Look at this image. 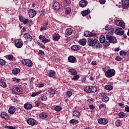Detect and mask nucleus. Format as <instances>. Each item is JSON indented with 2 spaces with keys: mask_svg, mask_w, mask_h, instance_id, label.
<instances>
[{
  "mask_svg": "<svg viewBox=\"0 0 129 129\" xmlns=\"http://www.w3.org/2000/svg\"><path fill=\"white\" fill-rule=\"evenodd\" d=\"M68 60L71 63H75L76 62V58L73 56H70L68 57Z\"/></svg>",
  "mask_w": 129,
  "mask_h": 129,
  "instance_id": "21",
  "label": "nucleus"
},
{
  "mask_svg": "<svg viewBox=\"0 0 129 129\" xmlns=\"http://www.w3.org/2000/svg\"><path fill=\"white\" fill-rule=\"evenodd\" d=\"M13 58H14V56H13V55L10 54L8 55L9 60H13Z\"/></svg>",
  "mask_w": 129,
  "mask_h": 129,
  "instance_id": "56",
  "label": "nucleus"
},
{
  "mask_svg": "<svg viewBox=\"0 0 129 129\" xmlns=\"http://www.w3.org/2000/svg\"><path fill=\"white\" fill-rule=\"evenodd\" d=\"M54 10H59L60 9V4L58 2H55L53 4Z\"/></svg>",
  "mask_w": 129,
  "mask_h": 129,
  "instance_id": "24",
  "label": "nucleus"
},
{
  "mask_svg": "<svg viewBox=\"0 0 129 129\" xmlns=\"http://www.w3.org/2000/svg\"><path fill=\"white\" fill-rule=\"evenodd\" d=\"M118 116L120 118H123V117L125 116V115L123 112H121L118 114Z\"/></svg>",
  "mask_w": 129,
  "mask_h": 129,
  "instance_id": "47",
  "label": "nucleus"
},
{
  "mask_svg": "<svg viewBox=\"0 0 129 129\" xmlns=\"http://www.w3.org/2000/svg\"><path fill=\"white\" fill-rule=\"evenodd\" d=\"M54 109H55V110L56 111L59 112V111H61V109H62V108H61V107L59 106H56V107H55Z\"/></svg>",
  "mask_w": 129,
  "mask_h": 129,
  "instance_id": "45",
  "label": "nucleus"
},
{
  "mask_svg": "<svg viewBox=\"0 0 129 129\" xmlns=\"http://www.w3.org/2000/svg\"><path fill=\"white\" fill-rule=\"evenodd\" d=\"M12 80L15 83H19L21 80L20 79H18L17 78H13Z\"/></svg>",
  "mask_w": 129,
  "mask_h": 129,
  "instance_id": "42",
  "label": "nucleus"
},
{
  "mask_svg": "<svg viewBox=\"0 0 129 129\" xmlns=\"http://www.w3.org/2000/svg\"><path fill=\"white\" fill-rule=\"evenodd\" d=\"M53 38L54 41H58V39L60 38V36L59 35V34L55 33L53 34Z\"/></svg>",
  "mask_w": 129,
  "mask_h": 129,
  "instance_id": "35",
  "label": "nucleus"
},
{
  "mask_svg": "<svg viewBox=\"0 0 129 129\" xmlns=\"http://www.w3.org/2000/svg\"><path fill=\"white\" fill-rule=\"evenodd\" d=\"M48 22H45V23L43 24L41 28H40V31H43V30H46V29H47L48 28Z\"/></svg>",
  "mask_w": 129,
  "mask_h": 129,
  "instance_id": "26",
  "label": "nucleus"
},
{
  "mask_svg": "<svg viewBox=\"0 0 129 129\" xmlns=\"http://www.w3.org/2000/svg\"><path fill=\"white\" fill-rule=\"evenodd\" d=\"M38 94H40V92H35V93H32L31 95V96L32 97H35V96H36V95H38Z\"/></svg>",
  "mask_w": 129,
  "mask_h": 129,
  "instance_id": "51",
  "label": "nucleus"
},
{
  "mask_svg": "<svg viewBox=\"0 0 129 129\" xmlns=\"http://www.w3.org/2000/svg\"><path fill=\"white\" fill-rule=\"evenodd\" d=\"M121 121L120 120H117L115 122L116 126H121Z\"/></svg>",
  "mask_w": 129,
  "mask_h": 129,
  "instance_id": "41",
  "label": "nucleus"
},
{
  "mask_svg": "<svg viewBox=\"0 0 129 129\" xmlns=\"http://www.w3.org/2000/svg\"><path fill=\"white\" fill-rule=\"evenodd\" d=\"M100 42L102 44H104L105 47H108L109 45V42L108 41H105V37L103 35L100 36Z\"/></svg>",
  "mask_w": 129,
  "mask_h": 129,
  "instance_id": "4",
  "label": "nucleus"
},
{
  "mask_svg": "<svg viewBox=\"0 0 129 129\" xmlns=\"http://www.w3.org/2000/svg\"><path fill=\"white\" fill-rule=\"evenodd\" d=\"M71 95H72V92H68L66 94V96H67V97H70Z\"/></svg>",
  "mask_w": 129,
  "mask_h": 129,
  "instance_id": "53",
  "label": "nucleus"
},
{
  "mask_svg": "<svg viewBox=\"0 0 129 129\" xmlns=\"http://www.w3.org/2000/svg\"><path fill=\"white\" fill-rule=\"evenodd\" d=\"M27 122L29 124V125H36L37 121H36L34 118H30L27 120Z\"/></svg>",
  "mask_w": 129,
  "mask_h": 129,
  "instance_id": "11",
  "label": "nucleus"
},
{
  "mask_svg": "<svg viewBox=\"0 0 129 129\" xmlns=\"http://www.w3.org/2000/svg\"><path fill=\"white\" fill-rule=\"evenodd\" d=\"M115 60H116V61H121L122 58H120L119 56H116L115 58Z\"/></svg>",
  "mask_w": 129,
  "mask_h": 129,
  "instance_id": "59",
  "label": "nucleus"
},
{
  "mask_svg": "<svg viewBox=\"0 0 129 129\" xmlns=\"http://www.w3.org/2000/svg\"><path fill=\"white\" fill-rule=\"evenodd\" d=\"M64 2L70 5V4H71V1L70 0H64Z\"/></svg>",
  "mask_w": 129,
  "mask_h": 129,
  "instance_id": "62",
  "label": "nucleus"
},
{
  "mask_svg": "<svg viewBox=\"0 0 129 129\" xmlns=\"http://www.w3.org/2000/svg\"><path fill=\"white\" fill-rule=\"evenodd\" d=\"M32 107H33V105H32V104H31L26 103L24 104V108H25V109H27V110L31 109Z\"/></svg>",
  "mask_w": 129,
  "mask_h": 129,
  "instance_id": "30",
  "label": "nucleus"
},
{
  "mask_svg": "<svg viewBox=\"0 0 129 129\" xmlns=\"http://www.w3.org/2000/svg\"><path fill=\"white\" fill-rule=\"evenodd\" d=\"M112 86L110 85H106L105 86V89L106 90H112Z\"/></svg>",
  "mask_w": 129,
  "mask_h": 129,
  "instance_id": "37",
  "label": "nucleus"
},
{
  "mask_svg": "<svg viewBox=\"0 0 129 129\" xmlns=\"http://www.w3.org/2000/svg\"><path fill=\"white\" fill-rule=\"evenodd\" d=\"M86 39H83L79 41V44L82 46L86 45Z\"/></svg>",
  "mask_w": 129,
  "mask_h": 129,
  "instance_id": "33",
  "label": "nucleus"
},
{
  "mask_svg": "<svg viewBox=\"0 0 129 129\" xmlns=\"http://www.w3.org/2000/svg\"><path fill=\"white\" fill-rule=\"evenodd\" d=\"M108 100H109V97L107 96L104 97L102 98V101H103V102H107Z\"/></svg>",
  "mask_w": 129,
  "mask_h": 129,
  "instance_id": "44",
  "label": "nucleus"
},
{
  "mask_svg": "<svg viewBox=\"0 0 129 129\" xmlns=\"http://www.w3.org/2000/svg\"><path fill=\"white\" fill-rule=\"evenodd\" d=\"M88 45L91 47H94L97 49L100 48V43L96 39H89L88 40Z\"/></svg>",
  "mask_w": 129,
  "mask_h": 129,
  "instance_id": "1",
  "label": "nucleus"
},
{
  "mask_svg": "<svg viewBox=\"0 0 129 129\" xmlns=\"http://www.w3.org/2000/svg\"><path fill=\"white\" fill-rule=\"evenodd\" d=\"M125 110L127 111V112H129V107L128 106H126L125 107Z\"/></svg>",
  "mask_w": 129,
  "mask_h": 129,
  "instance_id": "61",
  "label": "nucleus"
},
{
  "mask_svg": "<svg viewBox=\"0 0 129 129\" xmlns=\"http://www.w3.org/2000/svg\"><path fill=\"white\" fill-rule=\"evenodd\" d=\"M24 38L27 41H32L33 38L31 36L29 33H25L23 35Z\"/></svg>",
  "mask_w": 129,
  "mask_h": 129,
  "instance_id": "17",
  "label": "nucleus"
},
{
  "mask_svg": "<svg viewBox=\"0 0 129 129\" xmlns=\"http://www.w3.org/2000/svg\"><path fill=\"white\" fill-rule=\"evenodd\" d=\"M79 123V121L77 119H73L71 120H70V123H75V124H77V123Z\"/></svg>",
  "mask_w": 129,
  "mask_h": 129,
  "instance_id": "40",
  "label": "nucleus"
},
{
  "mask_svg": "<svg viewBox=\"0 0 129 129\" xmlns=\"http://www.w3.org/2000/svg\"><path fill=\"white\" fill-rule=\"evenodd\" d=\"M66 14H70L71 13V8L68 7L66 10Z\"/></svg>",
  "mask_w": 129,
  "mask_h": 129,
  "instance_id": "49",
  "label": "nucleus"
},
{
  "mask_svg": "<svg viewBox=\"0 0 129 129\" xmlns=\"http://www.w3.org/2000/svg\"><path fill=\"white\" fill-rule=\"evenodd\" d=\"M73 33V30L71 28H68L66 30V34L68 36H70L72 35Z\"/></svg>",
  "mask_w": 129,
  "mask_h": 129,
  "instance_id": "20",
  "label": "nucleus"
},
{
  "mask_svg": "<svg viewBox=\"0 0 129 129\" xmlns=\"http://www.w3.org/2000/svg\"><path fill=\"white\" fill-rule=\"evenodd\" d=\"M89 14H90V10L89 9L86 10L81 12L83 17H85L86 16H87V15H89Z\"/></svg>",
  "mask_w": 129,
  "mask_h": 129,
  "instance_id": "22",
  "label": "nucleus"
},
{
  "mask_svg": "<svg viewBox=\"0 0 129 129\" xmlns=\"http://www.w3.org/2000/svg\"><path fill=\"white\" fill-rule=\"evenodd\" d=\"M12 92L14 94H21L23 92V88L20 87H16L12 89Z\"/></svg>",
  "mask_w": 129,
  "mask_h": 129,
  "instance_id": "3",
  "label": "nucleus"
},
{
  "mask_svg": "<svg viewBox=\"0 0 129 129\" xmlns=\"http://www.w3.org/2000/svg\"><path fill=\"white\" fill-rule=\"evenodd\" d=\"M106 40L108 41L109 43H112V44H115V43H116V38H115L114 36L107 35Z\"/></svg>",
  "mask_w": 129,
  "mask_h": 129,
  "instance_id": "5",
  "label": "nucleus"
},
{
  "mask_svg": "<svg viewBox=\"0 0 129 129\" xmlns=\"http://www.w3.org/2000/svg\"><path fill=\"white\" fill-rule=\"evenodd\" d=\"M115 23L116 26H118V27H121L122 29H124V28H125V25L124 24V22L122 21L116 20Z\"/></svg>",
  "mask_w": 129,
  "mask_h": 129,
  "instance_id": "10",
  "label": "nucleus"
},
{
  "mask_svg": "<svg viewBox=\"0 0 129 129\" xmlns=\"http://www.w3.org/2000/svg\"><path fill=\"white\" fill-rule=\"evenodd\" d=\"M105 104H101L99 105V108L100 109H101V108H103V107H105Z\"/></svg>",
  "mask_w": 129,
  "mask_h": 129,
  "instance_id": "57",
  "label": "nucleus"
},
{
  "mask_svg": "<svg viewBox=\"0 0 129 129\" xmlns=\"http://www.w3.org/2000/svg\"><path fill=\"white\" fill-rule=\"evenodd\" d=\"M23 41L21 39H17L15 40V45L17 48H21L22 47H23Z\"/></svg>",
  "mask_w": 129,
  "mask_h": 129,
  "instance_id": "7",
  "label": "nucleus"
},
{
  "mask_svg": "<svg viewBox=\"0 0 129 129\" xmlns=\"http://www.w3.org/2000/svg\"><path fill=\"white\" fill-rule=\"evenodd\" d=\"M105 73V76L108 78L112 77L115 75V71L114 69H109L106 72L104 71Z\"/></svg>",
  "mask_w": 129,
  "mask_h": 129,
  "instance_id": "2",
  "label": "nucleus"
},
{
  "mask_svg": "<svg viewBox=\"0 0 129 129\" xmlns=\"http://www.w3.org/2000/svg\"><path fill=\"white\" fill-rule=\"evenodd\" d=\"M20 71H21L19 69L15 68L13 70L12 73H13L14 74H15L16 75L17 74H19V73H20Z\"/></svg>",
  "mask_w": 129,
  "mask_h": 129,
  "instance_id": "31",
  "label": "nucleus"
},
{
  "mask_svg": "<svg viewBox=\"0 0 129 129\" xmlns=\"http://www.w3.org/2000/svg\"><path fill=\"white\" fill-rule=\"evenodd\" d=\"M88 5V2L86 0H82L79 2V6L81 8H85Z\"/></svg>",
  "mask_w": 129,
  "mask_h": 129,
  "instance_id": "14",
  "label": "nucleus"
},
{
  "mask_svg": "<svg viewBox=\"0 0 129 129\" xmlns=\"http://www.w3.org/2000/svg\"><path fill=\"white\" fill-rule=\"evenodd\" d=\"M71 49L73 51H78V50H80V47L78 45H75L71 47Z\"/></svg>",
  "mask_w": 129,
  "mask_h": 129,
  "instance_id": "29",
  "label": "nucleus"
},
{
  "mask_svg": "<svg viewBox=\"0 0 129 129\" xmlns=\"http://www.w3.org/2000/svg\"><path fill=\"white\" fill-rule=\"evenodd\" d=\"M109 33H113V29H111L109 30Z\"/></svg>",
  "mask_w": 129,
  "mask_h": 129,
  "instance_id": "64",
  "label": "nucleus"
},
{
  "mask_svg": "<svg viewBox=\"0 0 129 129\" xmlns=\"http://www.w3.org/2000/svg\"><path fill=\"white\" fill-rule=\"evenodd\" d=\"M5 128H8V129H16V127H15L14 126L6 125L5 126Z\"/></svg>",
  "mask_w": 129,
  "mask_h": 129,
  "instance_id": "50",
  "label": "nucleus"
},
{
  "mask_svg": "<svg viewBox=\"0 0 129 129\" xmlns=\"http://www.w3.org/2000/svg\"><path fill=\"white\" fill-rule=\"evenodd\" d=\"M115 33L116 35H118L119 36H122L123 34H124V31L122 30L121 28H117L115 30Z\"/></svg>",
  "mask_w": 129,
  "mask_h": 129,
  "instance_id": "9",
  "label": "nucleus"
},
{
  "mask_svg": "<svg viewBox=\"0 0 129 129\" xmlns=\"http://www.w3.org/2000/svg\"><path fill=\"white\" fill-rule=\"evenodd\" d=\"M0 65L1 66H5V65H6V60L3 59H0Z\"/></svg>",
  "mask_w": 129,
  "mask_h": 129,
  "instance_id": "43",
  "label": "nucleus"
},
{
  "mask_svg": "<svg viewBox=\"0 0 129 129\" xmlns=\"http://www.w3.org/2000/svg\"><path fill=\"white\" fill-rule=\"evenodd\" d=\"M129 5V0H122V7L123 9H126Z\"/></svg>",
  "mask_w": 129,
  "mask_h": 129,
  "instance_id": "15",
  "label": "nucleus"
},
{
  "mask_svg": "<svg viewBox=\"0 0 129 129\" xmlns=\"http://www.w3.org/2000/svg\"><path fill=\"white\" fill-rule=\"evenodd\" d=\"M38 54L39 55H45V52L43 51L40 50H39Z\"/></svg>",
  "mask_w": 129,
  "mask_h": 129,
  "instance_id": "54",
  "label": "nucleus"
},
{
  "mask_svg": "<svg viewBox=\"0 0 129 129\" xmlns=\"http://www.w3.org/2000/svg\"><path fill=\"white\" fill-rule=\"evenodd\" d=\"M119 54L120 55V56H126V52L122 50L120 51Z\"/></svg>",
  "mask_w": 129,
  "mask_h": 129,
  "instance_id": "46",
  "label": "nucleus"
},
{
  "mask_svg": "<svg viewBox=\"0 0 129 129\" xmlns=\"http://www.w3.org/2000/svg\"><path fill=\"white\" fill-rule=\"evenodd\" d=\"M84 91L88 93H91V86H88L84 89Z\"/></svg>",
  "mask_w": 129,
  "mask_h": 129,
  "instance_id": "25",
  "label": "nucleus"
},
{
  "mask_svg": "<svg viewBox=\"0 0 129 129\" xmlns=\"http://www.w3.org/2000/svg\"><path fill=\"white\" fill-rule=\"evenodd\" d=\"M80 77L79 75L74 76L73 78H72V80H78Z\"/></svg>",
  "mask_w": 129,
  "mask_h": 129,
  "instance_id": "48",
  "label": "nucleus"
},
{
  "mask_svg": "<svg viewBox=\"0 0 129 129\" xmlns=\"http://www.w3.org/2000/svg\"><path fill=\"white\" fill-rule=\"evenodd\" d=\"M94 107L93 105H91L89 106V108H90V109L93 110Z\"/></svg>",
  "mask_w": 129,
  "mask_h": 129,
  "instance_id": "63",
  "label": "nucleus"
},
{
  "mask_svg": "<svg viewBox=\"0 0 129 129\" xmlns=\"http://www.w3.org/2000/svg\"><path fill=\"white\" fill-rule=\"evenodd\" d=\"M97 90V88L96 87L91 86V93H94V92H96V91Z\"/></svg>",
  "mask_w": 129,
  "mask_h": 129,
  "instance_id": "39",
  "label": "nucleus"
},
{
  "mask_svg": "<svg viewBox=\"0 0 129 129\" xmlns=\"http://www.w3.org/2000/svg\"><path fill=\"white\" fill-rule=\"evenodd\" d=\"M21 62L24 65H26V66H28V67H32V64L33 62H32V60L30 59H22L21 60Z\"/></svg>",
  "mask_w": 129,
  "mask_h": 129,
  "instance_id": "6",
  "label": "nucleus"
},
{
  "mask_svg": "<svg viewBox=\"0 0 129 129\" xmlns=\"http://www.w3.org/2000/svg\"><path fill=\"white\" fill-rule=\"evenodd\" d=\"M1 116L3 118H5V119H9L10 116L6 112H2L1 113Z\"/></svg>",
  "mask_w": 129,
  "mask_h": 129,
  "instance_id": "19",
  "label": "nucleus"
},
{
  "mask_svg": "<svg viewBox=\"0 0 129 129\" xmlns=\"http://www.w3.org/2000/svg\"><path fill=\"white\" fill-rule=\"evenodd\" d=\"M19 18V21L20 22H22V23H23L24 25H27L29 24V23L30 22V20L27 18H24V17H23L22 16H20Z\"/></svg>",
  "mask_w": 129,
  "mask_h": 129,
  "instance_id": "8",
  "label": "nucleus"
},
{
  "mask_svg": "<svg viewBox=\"0 0 129 129\" xmlns=\"http://www.w3.org/2000/svg\"><path fill=\"white\" fill-rule=\"evenodd\" d=\"M28 14L29 18H34L37 15V12L35 10H30L28 11Z\"/></svg>",
  "mask_w": 129,
  "mask_h": 129,
  "instance_id": "13",
  "label": "nucleus"
},
{
  "mask_svg": "<svg viewBox=\"0 0 129 129\" xmlns=\"http://www.w3.org/2000/svg\"><path fill=\"white\" fill-rule=\"evenodd\" d=\"M41 100L45 101L47 100V97L46 96H42L41 97Z\"/></svg>",
  "mask_w": 129,
  "mask_h": 129,
  "instance_id": "52",
  "label": "nucleus"
},
{
  "mask_svg": "<svg viewBox=\"0 0 129 129\" xmlns=\"http://www.w3.org/2000/svg\"><path fill=\"white\" fill-rule=\"evenodd\" d=\"M39 117H41V118H42L43 119H44L48 117V115H47V113L45 112H42L39 114Z\"/></svg>",
  "mask_w": 129,
  "mask_h": 129,
  "instance_id": "27",
  "label": "nucleus"
},
{
  "mask_svg": "<svg viewBox=\"0 0 129 129\" xmlns=\"http://www.w3.org/2000/svg\"><path fill=\"white\" fill-rule=\"evenodd\" d=\"M0 86L3 87V88H6L7 87V83L2 80H0Z\"/></svg>",
  "mask_w": 129,
  "mask_h": 129,
  "instance_id": "32",
  "label": "nucleus"
},
{
  "mask_svg": "<svg viewBox=\"0 0 129 129\" xmlns=\"http://www.w3.org/2000/svg\"><path fill=\"white\" fill-rule=\"evenodd\" d=\"M85 37H94V36H96V34L92 33L89 31H85L84 32Z\"/></svg>",
  "mask_w": 129,
  "mask_h": 129,
  "instance_id": "16",
  "label": "nucleus"
},
{
  "mask_svg": "<svg viewBox=\"0 0 129 129\" xmlns=\"http://www.w3.org/2000/svg\"><path fill=\"white\" fill-rule=\"evenodd\" d=\"M37 87L39 88L44 87V84L40 83L37 85Z\"/></svg>",
  "mask_w": 129,
  "mask_h": 129,
  "instance_id": "55",
  "label": "nucleus"
},
{
  "mask_svg": "<svg viewBox=\"0 0 129 129\" xmlns=\"http://www.w3.org/2000/svg\"><path fill=\"white\" fill-rule=\"evenodd\" d=\"M48 75L49 77H54V76H55V75H56V72H55V71L50 70V71H49Z\"/></svg>",
  "mask_w": 129,
  "mask_h": 129,
  "instance_id": "28",
  "label": "nucleus"
},
{
  "mask_svg": "<svg viewBox=\"0 0 129 129\" xmlns=\"http://www.w3.org/2000/svg\"><path fill=\"white\" fill-rule=\"evenodd\" d=\"M16 112V108L15 107H11L9 108V112L10 114H14Z\"/></svg>",
  "mask_w": 129,
  "mask_h": 129,
  "instance_id": "23",
  "label": "nucleus"
},
{
  "mask_svg": "<svg viewBox=\"0 0 129 129\" xmlns=\"http://www.w3.org/2000/svg\"><path fill=\"white\" fill-rule=\"evenodd\" d=\"M38 45L39 46H40V47H41V48H42V49H45V45H44L43 44H42V43H39Z\"/></svg>",
  "mask_w": 129,
  "mask_h": 129,
  "instance_id": "60",
  "label": "nucleus"
},
{
  "mask_svg": "<svg viewBox=\"0 0 129 129\" xmlns=\"http://www.w3.org/2000/svg\"><path fill=\"white\" fill-rule=\"evenodd\" d=\"M69 72L71 73L73 75H77V72L73 69H71L69 70Z\"/></svg>",
  "mask_w": 129,
  "mask_h": 129,
  "instance_id": "38",
  "label": "nucleus"
},
{
  "mask_svg": "<svg viewBox=\"0 0 129 129\" xmlns=\"http://www.w3.org/2000/svg\"><path fill=\"white\" fill-rule=\"evenodd\" d=\"M105 0H99V3L101 5H104L105 4Z\"/></svg>",
  "mask_w": 129,
  "mask_h": 129,
  "instance_id": "58",
  "label": "nucleus"
},
{
  "mask_svg": "<svg viewBox=\"0 0 129 129\" xmlns=\"http://www.w3.org/2000/svg\"><path fill=\"white\" fill-rule=\"evenodd\" d=\"M39 39L41 40L43 43H48V42H49V39L46 38V37L43 35H40Z\"/></svg>",
  "mask_w": 129,
  "mask_h": 129,
  "instance_id": "18",
  "label": "nucleus"
},
{
  "mask_svg": "<svg viewBox=\"0 0 129 129\" xmlns=\"http://www.w3.org/2000/svg\"><path fill=\"white\" fill-rule=\"evenodd\" d=\"M48 92L50 95H53L56 94V90H55L54 89H49Z\"/></svg>",
  "mask_w": 129,
  "mask_h": 129,
  "instance_id": "36",
  "label": "nucleus"
},
{
  "mask_svg": "<svg viewBox=\"0 0 129 129\" xmlns=\"http://www.w3.org/2000/svg\"><path fill=\"white\" fill-rule=\"evenodd\" d=\"M98 123H100V124L105 125L107 124L108 121L105 118H100L98 120Z\"/></svg>",
  "mask_w": 129,
  "mask_h": 129,
  "instance_id": "12",
  "label": "nucleus"
},
{
  "mask_svg": "<svg viewBox=\"0 0 129 129\" xmlns=\"http://www.w3.org/2000/svg\"><path fill=\"white\" fill-rule=\"evenodd\" d=\"M73 116H76L77 117L80 116V112L78 111H74L73 112Z\"/></svg>",
  "mask_w": 129,
  "mask_h": 129,
  "instance_id": "34",
  "label": "nucleus"
}]
</instances>
